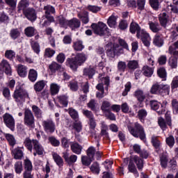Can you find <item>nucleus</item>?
<instances>
[{
  "instance_id": "1",
  "label": "nucleus",
  "mask_w": 178,
  "mask_h": 178,
  "mask_svg": "<svg viewBox=\"0 0 178 178\" xmlns=\"http://www.w3.org/2000/svg\"><path fill=\"white\" fill-rule=\"evenodd\" d=\"M44 10V15L42 17L40 23H42V27H48L51 26V23H55V17L52 15H55V7L47 5L43 8Z\"/></svg>"
},
{
  "instance_id": "2",
  "label": "nucleus",
  "mask_w": 178,
  "mask_h": 178,
  "mask_svg": "<svg viewBox=\"0 0 178 178\" xmlns=\"http://www.w3.org/2000/svg\"><path fill=\"white\" fill-rule=\"evenodd\" d=\"M87 60V55L84 53H79L74 58H67L66 60L67 66L72 70H77L79 66H81Z\"/></svg>"
},
{
  "instance_id": "3",
  "label": "nucleus",
  "mask_w": 178,
  "mask_h": 178,
  "mask_svg": "<svg viewBox=\"0 0 178 178\" xmlns=\"http://www.w3.org/2000/svg\"><path fill=\"white\" fill-rule=\"evenodd\" d=\"M127 129L135 138H140L142 141H144L146 138L145 130L144 129V127L141 125V124L138 122H135L134 124V127L131 125H127Z\"/></svg>"
},
{
  "instance_id": "4",
  "label": "nucleus",
  "mask_w": 178,
  "mask_h": 178,
  "mask_svg": "<svg viewBox=\"0 0 178 178\" xmlns=\"http://www.w3.org/2000/svg\"><path fill=\"white\" fill-rule=\"evenodd\" d=\"M170 92V86L168 84L154 83L150 89V93L156 95L165 97L169 95Z\"/></svg>"
},
{
  "instance_id": "5",
  "label": "nucleus",
  "mask_w": 178,
  "mask_h": 178,
  "mask_svg": "<svg viewBox=\"0 0 178 178\" xmlns=\"http://www.w3.org/2000/svg\"><path fill=\"white\" fill-rule=\"evenodd\" d=\"M24 124L29 129H34L35 127V118L33 111L29 108L24 110Z\"/></svg>"
},
{
  "instance_id": "6",
  "label": "nucleus",
  "mask_w": 178,
  "mask_h": 178,
  "mask_svg": "<svg viewBox=\"0 0 178 178\" xmlns=\"http://www.w3.org/2000/svg\"><path fill=\"white\" fill-rule=\"evenodd\" d=\"M91 29L93 30L95 34L97 35H109L110 34L109 28L104 22L92 23L91 24Z\"/></svg>"
},
{
  "instance_id": "7",
  "label": "nucleus",
  "mask_w": 178,
  "mask_h": 178,
  "mask_svg": "<svg viewBox=\"0 0 178 178\" xmlns=\"http://www.w3.org/2000/svg\"><path fill=\"white\" fill-rule=\"evenodd\" d=\"M13 98L16 102H24L26 98L29 97V92L25 89H23L22 86H16L15 90L13 94Z\"/></svg>"
},
{
  "instance_id": "8",
  "label": "nucleus",
  "mask_w": 178,
  "mask_h": 178,
  "mask_svg": "<svg viewBox=\"0 0 178 178\" xmlns=\"http://www.w3.org/2000/svg\"><path fill=\"white\" fill-rule=\"evenodd\" d=\"M108 49L106 50V54L108 58H115V56H120L123 54V48H122L119 44H114L113 45H107Z\"/></svg>"
},
{
  "instance_id": "9",
  "label": "nucleus",
  "mask_w": 178,
  "mask_h": 178,
  "mask_svg": "<svg viewBox=\"0 0 178 178\" xmlns=\"http://www.w3.org/2000/svg\"><path fill=\"white\" fill-rule=\"evenodd\" d=\"M42 126L44 131H45L47 134H52L53 133H55V130H56L55 122H54V120L51 119L43 120L42 122Z\"/></svg>"
},
{
  "instance_id": "10",
  "label": "nucleus",
  "mask_w": 178,
  "mask_h": 178,
  "mask_svg": "<svg viewBox=\"0 0 178 178\" xmlns=\"http://www.w3.org/2000/svg\"><path fill=\"white\" fill-rule=\"evenodd\" d=\"M3 120L6 127L10 129L11 131H15V126L16 124V122L15 121V118H13V115H10L8 113H6L3 115Z\"/></svg>"
},
{
  "instance_id": "11",
  "label": "nucleus",
  "mask_w": 178,
  "mask_h": 178,
  "mask_svg": "<svg viewBox=\"0 0 178 178\" xmlns=\"http://www.w3.org/2000/svg\"><path fill=\"white\" fill-rule=\"evenodd\" d=\"M158 124L163 131L167 129L168 126L172 129V118L170 117V114H169V113H165V121L163 118H159L158 120Z\"/></svg>"
},
{
  "instance_id": "12",
  "label": "nucleus",
  "mask_w": 178,
  "mask_h": 178,
  "mask_svg": "<svg viewBox=\"0 0 178 178\" xmlns=\"http://www.w3.org/2000/svg\"><path fill=\"white\" fill-rule=\"evenodd\" d=\"M87 156L94 159V157L96 156L97 159H101L102 157V152H100L98 149H95L94 146H90L86 150Z\"/></svg>"
},
{
  "instance_id": "13",
  "label": "nucleus",
  "mask_w": 178,
  "mask_h": 178,
  "mask_svg": "<svg viewBox=\"0 0 178 178\" xmlns=\"http://www.w3.org/2000/svg\"><path fill=\"white\" fill-rule=\"evenodd\" d=\"M22 13L30 22H35L37 20V12L33 8H28Z\"/></svg>"
},
{
  "instance_id": "14",
  "label": "nucleus",
  "mask_w": 178,
  "mask_h": 178,
  "mask_svg": "<svg viewBox=\"0 0 178 178\" xmlns=\"http://www.w3.org/2000/svg\"><path fill=\"white\" fill-rule=\"evenodd\" d=\"M137 38H140L142 40V42L144 44L145 47H149L151 41V37L149 36V34L147 33V31L142 30L140 32H139V36H136Z\"/></svg>"
},
{
  "instance_id": "15",
  "label": "nucleus",
  "mask_w": 178,
  "mask_h": 178,
  "mask_svg": "<svg viewBox=\"0 0 178 178\" xmlns=\"http://www.w3.org/2000/svg\"><path fill=\"white\" fill-rule=\"evenodd\" d=\"M24 149V147H17L11 151V154L13 156L14 159H17L18 161H22V159H23L24 156V153L23 152Z\"/></svg>"
},
{
  "instance_id": "16",
  "label": "nucleus",
  "mask_w": 178,
  "mask_h": 178,
  "mask_svg": "<svg viewBox=\"0 0 178 178\" xmlns=\"http://www.w3.org/2000/svg\"><path fill=\"white\" fill-rule=\"evenodd\" d=\"M104 84L106 86V90H108V86H109V76L100 79V83L96 86L97 90H98V91H105Z\"/></svg>"
},
{
  "instance_id": "17",
  "label": "nucleus",
  "mask_w": 178,
  "mask_h": 178,
  "mask_svg": "<svg viewBox=\"0 0 178 178\" xmlns=\"http://www.w3.org/2000/svg\"><path fill=\"white\" fill-rule=\"evenodd\" d=\"M153 44L156 47H158L159 48H161V47H163L164 44V39L163 35L160 33H156L153 39Z\"/></svg>"
},
{
  "instance_id": "18",
  "label": "nucleus",
  "mask_w": 178,
  "mask_h": 178,
  "mask_svg": "<svg viewBox=\"0 0 178 178\" xmlns=\"http://www.w3.org/2000/svg\"><path fill=\"white\" fill-rule=\"evenodd\" d=\"M63 158H64L65 162H67L69 165L75 163V162L77 161V156L74 154L69 156V153L67 152H65L63 153Z\"/></svg>"
},
{
  "instance_id": "19",
  "label": "nucleus",
  "mask_w": 178,
  "mask_h": 178,
  "mask_svg": "<svg viewBox=\"0 0 178 178\" xmlns=\"http://www.w3.org/2000/svg\"><path fill=\"white\" fill-rule=\"evenodd\" d=\"M33 155L34 156H37V155H43L44 154V147H42V145L40 144V142L35 141L34 142V146H33Z\"/></svg>"
},
{
  "instance_id": "20",
  "label": "nucleus",
  "mask_w": 178,
  "mask_h": 178,
  "mask_svg": "<svg viewBox=\"0 0 178 178\" xmlns=\"http://www.w3.org/2000/svg\"><path fill=\"white\" fill-rule=\"evenodd\" d=\"M0 66L2 67L3 72H4L6 74H8V76L12 74V67H10V64H9L8 60H2L0 63Z\"/></svg>"
},
{
  "instance_id": "21",
  "label": "nucleus",
  "mask_w": 178,
  "mask_h": 178,
  "mask_svg": "<svg viewBox=\"0 0 178 178\" xmlns=\"http://www.w3.org/2000/svg\"><path fill=\"white\" fill-rule=\"evenodd\" d=\"M141 27L136 22H132L129 26V31L131 34H136V37H140V32L141 31Z\"/></svg>"
},
{
  "instance_id": "22",
  "label": "nucleus",
  "mask_w": 178,
  "mask_h": 178,
  "mask_svg": "<svg viewBox=\"0 0 178 178\" xmlns=\"http://www.w3.org/2000/svg\"><path fill=\"white\" fill-rule=\"evenodd\" d=\"M30 6V1L29 0H20L17 5V12L20 13V12H24V10H27V8Z\"/></svg>"
},
{
  "instance_id": "23",
  "label": "nucleus",
  "mask_w": 178,
  "mask_h": 178,
  "mask_svg": "<svg viewBox=\"0 0 178 178\" xmlns=\"http://www.w3.org/2000/svg\"><path fill=\"white\" fill-rule=\"evenodd\" d=\"M119 17L116 15L115 13H113L107 19V24L109 26L111 29H115L116 27V25L118 24V19Z\"/></svg>"
},
{
  "instance_id": "24",
  "label": "nucleus",
  "mask_w": 178,
  "mask_h": 178,
  "mask_svg": "<svg viewBox=\"0 0 178 178\" xmlns=\"http://www.w3.org/2000/svg\"><path fill=\"white\" fill-rule=\"evenodd\" d=\"M35 141H38L35 139L31 140L30 138H26L24 140V145L26 147L28 151H30V152H33V148H34V143Z\"/></svg>"
},
{
  "instance_id": "25",
  "label": "nucleus",
  "mask_w": 178,
  "mask_h": 178,
  "mask_svg": "<svg viewBox=\"0 0 178 178\" xmlns=\"http://www.w3.org/2000/svg\"><path fill=\"white\" fill-rule=\"evenodd\" d=\"M159 20L160 22L161 26H162V27L166 28L168 22H169V15H168L166 13H161L159 15Z\"/></svg>"
},
{
  "instance_id": "26",
  "label": "nucleus",
  "mask_w": 178,
  "mask_h": 178,
  "mask_svg": "<svg viewBox=\"0 0 178 178\" xmlns=\"http://www.w3.org/2000/svg\"><path fill=\"white\" fill-rule=\"evenodd\" d=\"M77 16L79 19H81L83 24H87L90 22V17H88V12L84 10L78 13Z\"/></svg>"
},
{
  "instance_id": "27",
  "label": "nucleus",
  "mask_w": 178,
  "mask_h": 178,
  "mask_svg": "<svg viewBox=\"0 0 178 178\" xmlns=\"http://www.w3.org/2000/svg\"><path fill=\"white\" fill-rule=\"evenodd\" d=\"M132 160L136 163L138 170H142L144 168V160L137 155L134 156Z\"/></svg>"
},
{
  "instance_id": "28",
  "label": "nucleus",
  "mask_w": 178,
  "mask_h": 178,
  "mask_svg": "<svg viewBox=\"0 0 178 178\" xmlns=\"http://www.w3.org/2000/svg\"><path fill=\"white\" fill-rule=\"evenodd\" d=\"M3 134L6 140L8 141L9 145L14 147L16 145V138H15V136L6 133H3Z\"/></svg>"
},
{
  "instance_id": "29",
  "label": "nucleus",
  "mask_w": 178,
  "mask_h": 178,
  "mask_svg": "<svg viewBox=\"0 0 178 178\" xmlns=\"http://www.w3.org/2000/svg\"><path fill=\"white\" fill-rule=\"evenodd\" d=\"M142 73L145 77H151L154 74V69L148 65H145L142 68Z\"/></svg>"
},
{
  "instance_id": "30",
  "label": "nucleus",
  "mask_w": 178,
  "mask_h": 178,
  "mask_svg": "<svg viewBox=\"0 0 178 178\" xmlns=\"http://www.w3.org/2000/svg\"><path fill=\"white\" fill-rule=\"evenodd\" d=\"M81 24L80 20L77 18H73L68 22V26L72 29V30H74V29H79Z\"/></svg>"
},
{
  "instance_id": "31",
  "label": "nucleus",
  "mask_w": 178,
  "mask_h": 178,
  "mask_svg": "<svg viewBox=\"0 0 178 178\" xmlns=\"http://www.w3.org/2000/svg\"><path fill=\"white\" fill-rule=\"evenodd\" d=\"M57 100L60 105H63L65 108L69 104V97L67 95H60L57 97Z\"/></svg>"
},
{
  "instance_id": "32",
  "label": "nucleus",
  "mask_w": 178,
  "mask_h": 178,
  "mask_svg": "<svg viewBox=\"0 0 178 178\" xmlns=\"http://www.w3.org/2000/svg\"><path fill=\"white\" fill-rule=\"evenodd\" d=\"M95 74V68L92 67H89L83 69V75L88 79H92Z\"/></svg>"
},
{
  "instance_id": "33",
  "label": "nucleus",
  "mask_w": 178,
  "mask_h": 178,
  "mask_svg": "<svg viewBox=\"0 0 178 178\" xmlns=\"http://www.w3.org/2000/svg\"><path fill=\"white\" fill-rule=\"evenodd\" d=\"M148 24L152 33H159L162 30L161 25L158 22H149Z\"/></svg>"
},
{
  "instance_id": "34",
  "label": "nucleus",
  "mask_w": 178,
  "mask_h": 178,
  "mask_svg": "<svg viewBox=\"0 0 178 178\" xmlns=\"http://www.w3.org/2000/svg\"><path fill=\"white\" fill-rule=\"evenodd\" d=\"M71 150L74 152V154L80 155V154H81V151H83V146L77 143H74L71 145Z\"/></svg>"
},
{
  "instance_id": "35",
  "label": "nucleus",
  "mask_w": 178,
  "mask_h": 178,
  "mask_svg": "<svg viewBox=\"0 0 178 178\" xmlns=\"http://www.w3.org/2000/svg\"><path fill=\"white\" fill-rule=\"evenodd\" d=\"M56 22L60 24V27L67 29V26H69V20L66 19L63 16H58L56 19Z\"/></svg>"
},
{
  "instance_id": "36",
  "label": "nucleus",
  "mask_w": 178,
  "mask_h": 178,
  "mask_svg": "<svg viewBox=\"0 0 178 178\" xmlns=\"http://www.w3.org/2000/svg\"><path fill=\"white\" fill-rule=\"evenodd\" d=\"M138 61L136 60H131L127 61V67L129 70H136L138 69Z\"/></svg>"
},
{
  "instance_id": "37",
  "label": "nucleus",
  "mask_w": 178,
  "mask_h": 178,
  "mask_svg": "<svg viewBox=\"0 0 178 178\" xmlns=\"http://www.w3.org/2000/svg\"><path fill=\"white\" fill-rule=\"evenodd\" d=\"M70 127H72L73 130H75L77 133H80L83 130V124L81 122L78 120H74L72 123V125H70Z\"/></svg>"
},
{
  "instance_id": "38",
  "label": "nucleus",
  "mask_w": 178,
  "mask_h": 178,
  "mask_svg": "<svg viewBox=\"0 0 178 178\" xmlns=\"http://www.w3.org/2000/svg\"><path fill=\"white\" fill-rule=\"evenodd\" d=\"M32 112L33 113V116H35L36 119H41L42 118V111L41 108H39L36 105L32 106Z\"/></svg>"
},
{
  "instance_id": "39",
  "label": "nucleus",
  "mask_w": 178,
  "mask_h": 178,
  "mask_svg": "<svg viewBox=\"0 0 178 178\" xmlns=\"http://www.w3.org/2000/svg\"><path fill=\"white\" fill-rule=\"evenodd\" d=\"M134 97L137 98L139 102H144V99H145V95L144 94V91L141 90H137L134 92Z\"/></svg>"
},
{
  "instance_id": "40",
  "label": "nucleus",
  "mask_w": 178,
  "mask_h": 178,
  "mask_svg": "<svg viewBox=\"0 0 178 178\" xmlns=\"http://www.w3.org/2000/svg\"><path fill=\"white\" fill-rule=\"evenodd\" d=\"M52 156L54 162L58 166H63V159L56 152L52 153Z\"/></svg>"
},
{
  "instance_id": "41",
  "label": "nucleus",
  "mask_w": 178,
  "mask_h": 178,
  "mask_svg": "<svg viewBox=\"0 0 178 178\" xmlns=\"http://www.w3.org/2000/svg\"><path fill=\"white\" fill-rule=\"evenodd\" d=\"M17 73L20 77H26V76H27V67L22 65H19Z\"/></svg>"
},
{
  "instance_id": "42",
  "label": "nucleus",
  "mask_w": 178,
  "mask_h": 178,
  "mask_svg": "<svg viewBox=\"0 0 178 178\" xmlns=\"http://www.w3.org/2000/svg\"><path fill=\"white\" fill-rule=\"evenodd\" d=\"M14 170L17 175H22V172H23V162H15V163L14 164Z\"/></svg>"
},
{
  "instance_id": "43",
  "label": "nucleus",
  "mask_w": 178,
  "mask_h": 178,
  "mask_svg": "<svg viewBox=\"0 0 178 178\" xmlns=\"http://www.w3.org/2000/svg\"><path fill=\"white\" fill-rule=\"evenodd\" d=\"M72 48L74 51H83L84 49V45L83 44V42L81 40H76L73 42Z\"/></svg>"
},
{
  "instance_id": "44",
  "label": "nucleus",
  "mask_w": 178,
  "mask_h": 178,
  "mask_svg": "<svg viewBox=\"0 0 178 178\" xmlns=\"http://www.w3.org/2000/svg\"><path fill=\"white\" fill-rule=\"evenodd\" d=\"M149 3L154 10H159L161 8L160 0H149Z\"/></svg>"
},
{
  "instance_id": "45",
  "label": "nucleus",
  "mask_w": 178,
  "mask_h": 178,
  "mask_svg": "<svg viewBox=\"0 0 178 178\" xmlns=\"http://www.w3.org/2000/svg\"><path fill=\"white\" fill-rule=\"evenodd\" d=\"M35 29L33 26H28L24 29V34L26 37H34L35 35Z\"/></svg>"
},
{
  "instance_id": "46",
  "label": "nucleus",
  "mask_w": 178,
  "mask_h": 178,
  "mask_svg": "<svg viewBox=\"0 0 178 178\" xmlns=\"http://www.w3.org/2000/svg\"><path fill=\"white\" fill-rule=\"evenodd\" d=\"M28 77L30 81H32V83H34V81L37 80V77H38V73H37V71L35 70L31 69L29 70Z\"/></svg>"
},
{
  "instance_id": "47",
  "label": "nucleus",
  "mask_w": 178,
  "mask_h": 178,
  "mask_svg": "<svg viewBox=\"0 0 178 178\" xmlns=\"http://www.w3.org/2000/svg\"><path fill=\"white\" fill-rule=\"evenodd\" d=\"M101 110L102 111L103 113H106V112L111 111V102L108 101H104L101 106Z\"/></svg>"
},
{
  "instance_id": "48",
  "label": "nucleus",
  "mask_w": 178,
  "mask_h": 178,
  "mask_svg": "<svg viewBox=\"0 0 178 178\" xmlns=\"http://www.w3.org/2000/svg\"><path fill=\"white\" fill-rule=\"evenodd\" d=\"M67 111L70 116L72 120H79V112H77L76 109L73 108H69Z\"/></svg>"
},
{
  "instance_id": "49",
  "label": "nucleus",
  "mask_w": 178,
  "mask_h": 178,
  "mask_svg": "<svg viewBox=\"0 0 178 178\" xmlns=\"http://www.w3.org/2000/svg\"><path fill=\"white\" fill-rule=\"evenodd\" d=\"M177 58L178 56H174L170 58L168 65L170 66L171 69H176L177 67Z\"/></svg>"
},
{
  "instance_id": "50",
  "label": "nucleus",
  "mask_w": 178,
  "mask_h": 178,
  "mask_svg": "<svg viewBox=\"0 0 178 178\" xmlns=\"http://www.w3.org/2000/svg\"><path fill=\"white\" fill-rule=\"evenodd\" d=\"M49 69L51 72V73H56V71L60 70L63 68H62L60 65L58 64L57 63L53 62L51 64L49 65Z\"/></svg>"
},
{
  "instance_id": "51",
  "label": "nucleus",
  "mask_w": 178,
  "mask_h": 178,
  "mask_svg": "<svg viewBox=\"0 0 178 178\" xmlns=\"http://www.w3.org/2000/svg\"><path fill=\"white\" fill-rule=\"evenodd\" d=\"M44 87H45V81H40L34 85V90L35 91L40 92L44 90Z\"/></svg>"
},
{
  "instance_id": "52",
  "label": "nucleus",
  "mask_w": 178,
  "mask_h": 178,
  "mask_svg": "<svg viewBox=\"0 0 178 178\" xmlns=\"http://www.w3.org/2000/svg\"><path fill=\"white\" fill-rule=\"evenodd\" d=\"M24 166L25 172H32L33 163H31V161H30V159H26L24 161Z\"/></svg>"
},
{
  "instance_id": "53",
  "label": "nucleus",
  "mask_w": 178,
  "mask_h": 178,
  "mask_svg": "<svg viewBox=\"0 0 178 178\" xmlns=\"http://www.w3.org/2000/svg\"><path fill=\"white\" fill-rule=\"evenodd\" d=\"M20 31L18 29H13L10 31V36L12 40H17L20 37Z\"/></svg>"
},
{
  "instance_id": "54",
  "label": "nucleus",
  "mask_w": 178,
  "mask_h": 178,
  "mask_svg": "<svg viewBox=\"0 0 178 178\" xmlns=\"http://www.w3.org/2000/svg\"><path fill=\"white\" fill-rule=\"evenodd\" d=\"M151 143L156 149H159V147H161V141L158 139V136H152Z\"/></svg>"
},
{
  "instance_id": "55",
  "label": "nucleus",
  "mask_w": 178,
  "mask_h": 178,
  "mask_svg": "<svg viewBox=\"0 0 178 178\" xmlns=\"http://www.w3.org/2000/svg\"><path fill=\"white\" fill-rule=\"evenodd\" d=\"M59 90H60V86H59L56 83H51L50 85V91L51 93V95H56L58 92H59Z\"/></svg>"
},
{
  "instance_id": "56",
  "label": "nucleus",
  "mask_w": 178,
  "mask_h": 178,
  "mask_svg": "<svg viewBox=\"0 0 178 178\" xmlns=\"http://www.w3.org/2000/svg\"><path fill=\"white\" fill-rule=\"evenodd\" d=\"M86 9L92 13H98L101 10V7L98 6L88 5Z\"/></svg>"
},
{
  "instance_id": "57",
  "label": "nucleus",
  "mask_w": 178,
  "mask_h": 178,
  "mask_svg": "<svg viewBox=\"0 0 178 178\" xmlns=\"http://www.w3.org/2000/svg\"><path fill=\"white\" fill-rule=\"evenodd\" d=\"M94 161L93 159H91L88 156H81V162L82 164L85 166H90L91 165V163Z\"/></svg>"
},
{
  "instance_id": "58",
  "label": "nucleus",
  "mask_w": 178,
  "mask_h": 178,
  "mask_svg": "<svg viewBox=\"0 0 178 178\" xmlns=\"http://www.w3.org/2000/svg\"><path fill=\"white\" fill-rule=\"evenodd\" d=\"M5 57L9 60H13L16 58V52L13 50H6L5 52Z\"/></svg>"
},
{
  "instance_id": "59",
  "label": "nucleus",
  "mask_w": 178,
  "mask_h": 178,
  "mask_svg": "<svg viewBox=\"0 0 178 178\" xmlns=\"http://www.w3.org/2000/svg\"><path fill=\"white\" fill-rule=\"evenodd\" d=\"M149 105L151 109L153 111H158L159 109V106H161V103L156 100H150Z\"/></svg>"
},
{
  "instance_id": "60",
  "label": "nucleus",
  "mask_w": 178,
  "mask_h": 178,
  "mask_svg": "<svg viewBox=\"0 0 178 178\" xmlns=\"http://www.w3.org/2000/svg\"><path fill=\"white\" fill-rule=\"evenodd\" d=\"M136 8L138 9V12H141L145 9V0H138L136 1Z\"/></svg>"
},
{
  "instance_id": "61",
  "label": "nucleus",
  "mask_w": 178,
  "mask_h": 178,
  "mask_svg": "<svg viewBox=\"0 0 178 178\" xmlns=\"http://www.w3.org/2000/svg\"><path fill=\"white\" fill-rule=\"evenodd\" d=\"M90 170L95 175H99V164L97 162L93 163L90 167Z\"/></svg>"
},
{
  "instance_id": "62",
  "label": "nucleus",
  "mask_w": 178,
  "mask_h": 178,
  "mask_svg": "<svg viewBox=\"0 0 178 178\" xmlns=\"http://www.w3.org/2000/svg\"><path fill=\"white\" fill-rule=\"evenodd\" d=\"M148 113H147V110L142 108L138 111V118L140 120V122H143L147 118V115Z\"/></svg>"
},
{
  "instance_id": "63",
  "label": "nucleus",
  "mask_w": 178,
  "mask_h": 178,
  "mask_svg": "<svg viewBox=\"0 0 178 178\" xmlns=\"http://www.w3.org/2000/svg\"><path fill=\"white\" fill-rule=\"evenodd\" d=\"M31 47L33 52H35V54H37L38 55V54H40V44H38V42L32 41L31 43Z\"/></svg>"
},
{
  "instance_id": "64",
  "label": "nucleus",
  "mask_w": 178,
  "mask_h": 178,
  "mask_svg": "<svg viewBox=\"0 0 178 178\" xmlns=\"http://www.w3.org/2000/svg\"><path fill=\"white\" fill-rule=\"evenodd\" d=\"M173 113H178V101L176 99H173L171 102Z\"/></svg>"
}]
</instances>
